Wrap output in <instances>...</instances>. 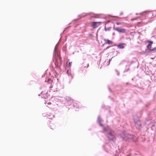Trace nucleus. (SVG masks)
<instances>
[{
    "label": "nucleus",
    "instance_id": "nucleus-1",
    "mask_svg": "<svg viewBox=\"0 0 156 156\" xmlns=\"http://www.w3.org/2000/svg\"><path fill=\"white\" fill-rule=\"evenodd\" d=\"M101 119L98 116V118L97 122L99 125L103 128L104 131L106 133L107 137L110 140H115V136L114 132L108 126L104 127L101 123Z\"/></svg>",
    "mask_w": 156,
    "mask_h": 156
},
{
    "label": "nucleus",
    "instance_id": "nucleus-2",
    "mask_svg": "<svg viewBox=\"0 0 156 156\" xmlns=\"http://www.w3.org/2000/svg\"><path fill=\"white\" fill-rule=\"evenodd\" d=\"M121 137L123 140H132L133 136L132 135L127 134L126 132H124L121 134Z\"/></svg>",
    "mask_w": 156,
    "mask_h": 156
},
{
    "label": "nucleus",
    "instance_id": "nucleus-3",
    "mask_svg": "<svg viewBox=\"0 0 156 156\" xmlns=\"http://www.w3.org/2000/svg\"><path fill=\"white\" fill-rule=\"evenodd\" d=\"M134 122L135 123V126L136 128L139 129L141 127V123L139 120L138 118L135 119V118H134Z\"/></svg>",
    "mask_w": 156,
    "mask_h": 156
},
{
    "label": "nucleus",
    "instance_id": "nucleus-4",
    "mask_svg": "<svg viewBox=\"0 0 156 156\" xmlns=\"http://www.w3.org/2000/svg\"><path fill=\"white\" fill-rule=\"evenodd\" d=\"M115 30L119 33H124L126 32V30L124 29L116 28Z\"/></svg>",
    "mask_w": 156,
    "mask_h": 156
},
{
    "label": "nucleus",
    "instance_id": "nucleus-5",
    "mask_svg": "<svg viewBox=\"0 0 156 156\" xmlns=\"http://www.w3.org/2000/svg\"><path fill=\"white\" fill-rule=\"evenodd\" d=\"M100 22H94L92 24V27L94 28L97 27L100 24Z\"/></svg>",
    "mask_w": 156,
    "mask_h": 156
},
{
    "label": "nucleus",
    "instance_id": "nucleus-6",
    "mask_svg": "<svg viewBox=\"0 0 156 156\" xmlns=\"http://www.w3.org/2000/svg\"><path fill=\"white\" fill-rule=\"evenodd\" d=\"M104 41L105 42V43L107 44H113V42L112 41L104 39Z\"/></svg>",
    "mask_w": 156,
    "mask_h": 156
},
{
    "label": "nucleus",
    "instance_id": "nucleus-7",
    "mask_svg": "<svg viewBox=\"0 0 156 156\" xmlns=\"http://www.w3.org/2000/svg\"><path fill=\"white\" fill-rule=\"evenodd\" d=\"M126 46V44L124 43L120 44L118 45V48L119 49H123Z\"/></svg>",
    "mask_w": 156,
    "mask_h": 156
},
{
    "label": "nucleus",
    "instance_id": "nucleus-8",
    "mask_svg": "<svg viewBox=\"0 0 156 156\" xmlns=\"http://www.w3.org/2000/svg\"><path fill=\"white\" fill-rule=\"evenodd\" d=\"M149 44L147 46V47L148 48V49L150 51H151V45L153 44V42L151 41H149Z\"/></svg>",
    "mask_w": 156,
    "mask_h": 156
},
{
    "label": "nucleus",
    "instance_id": "nucleus-9",
    "mask_svg": "<svg viewBox=\"0 0 156 156\" xmlns=\"http://www.w3.org/2000/svg\"><path fill=\"white\" fill-rule=\"evenodd\" d=\"M58 44L56 45L53 54L54 55H55V56H58V54L56 52V47L57 46Z\"/></svg>",
    "mask_w": 156,
    "mask_h": 156
},
{
    "label": "nucleus",
    "instance_id": "nucleus-10",
    "mask_svg": "<svg viewBox=\"0 0 156 156\" xmlns=\"http://www.w3.org/2000/svg\"><path fill=\"white\" fill-rule=\"evenodd\" d=\"M65 99H66L68 101H70L71 100V98L68 96H66V97Z\"/></svg>",
    "mask_w": 156,
    "mask_h": 156
},
{
    "label": "nucleus",
    "instance_id": "nucleus-11",
    "mask_svg": "<svg viewBox=\"0 0 156 156\" xmlns=\"http://www.w3.org/2000/svg\"><path fill=\"white\" fill-rule=\"evenodd\" d=\"M155 50H156V47H155L153 48L152 49H151V51H155Z\"/></svg>",
    "mask_w": 156,
    "mask_h": 156
},
{
    "label": "nucleus",
    "instance_id": "nucleus-12",
    "mask_svg": "<svg viewBox=\"0 0 156 156\" xmlns=\"http://www.w3.org/2000/svg\"><path fill=\"white\" fill-rule=\"evenodd\" d=\"M121 23H120V22H116V24H117V25H120L121 24Z\"/></svg>",
    "mask_w": 156,
    "mask_h": 156
},
{
    "label": "nucleus",
    "instance_id": "nucleus-13",
    "mask_svg": "<svg viewBox=\"0 0 156 156\" xmlns=\"http://www.w3.org/2000/svg\"><path fill=\"white\" fill-rule=\"evenodd\" d=\"M71 63H72V62H69V66H71Z\"/></svg>",
    "mask_w": 156,
    "mask_h": 156
},
{
    "label": "nucleus",
    "instance_id": "nucleus-14",
    "mask_svg": "<svg viewBox=\"0 0 156 156\" xmlns=\"http://www.w3.org/2000/svg\"><path fill=\"white\" fill-rule=\"evenodd\" d=\"M85 16V15H83V16H81V17H84Z\"/></svg>",
    "mask_w": 156,
    "mask_h": 156
},
{
    "label": "nucleus",
    "instance_id": "nucleus-15",
    "mask_svg": "<svg viewBox=\"0 0 156 156\" xmlns=\"http://www.w3.org/2000/svg\"><path fill=\"white\" fill-rule=\"evenodd\" d=\"M51 104V103L49 102L48 103V105H50Z\"/></svg>",
    "mask_w": 156,
    "mask_h": 156
},
{
    "label": "nucleus",
    "instance_id": "nucleus-16",
    "mask_svg": "<svg viewBox=\"0 0 156 156\" xmlns=\"http://www.w3.org/2000/svg\"><path fill=\"white\" fill-rule=\"evenodd\" d=\"M149 122V121H147V122H146V124H148V123H149V122Z\"/></svg>",
    "mask_w": 156,
    "mask_h": 156
},
{
    "label": "nucleus",
    "instance_id": "nucleus-17",
    "mask_svg": "<svg viewBox=\"0 0 156 156\" xmlns=\"http://www.w3.org/2000/svg\"><path fill=\"white\" fill-rule=\"evenodd\" d=\"M109 47H107L106 48V49H108Z\"/></svg>",
    "mask_w": 156,
    "mask_h": 156
},
{
    "label": "nucleus",
    "instance_id": "nucleus-18",
    "mask_svg": "<svg viewBox=\"0 0 156 156\" xmlns=\"http://www.w3.org/2000/svg\"><path fill=\"white\" fill-rule=\"evenodd\" d=\"M111 60V59H109V62H110Z\"/></svg>",
    "mask_w": 156,
    "mask_h": 156
},
{
    "label": "nucleus",
    "instance_id": "nucleus-19",
    "mask_svg": "<svg viewBox=\"0 0 156 156\" xmlns=\"http://www.w3.org/2000/svg\"><path fill=\"white\" fill-rule=\"evenodd\" d=\"M134 20V19H132L131 20Z\"/></svg>",
    "mask_w": 156,
    "mask_h": 156
},
{
    "label": "nucleus",
    "instance_id": "nucleus-20",
    "mask_svg": "<svg viewBox=\"0 0 156 156\" xmlns=\"http://www.w3.org/2000/svg\"><path fill=\"white\" fill-rule=\"evenodd\" d=\"M129 156V155H128V156Z\"/></svg>",
    "mask_w": 156,
    "mask_h": 156
}]
</instances>
